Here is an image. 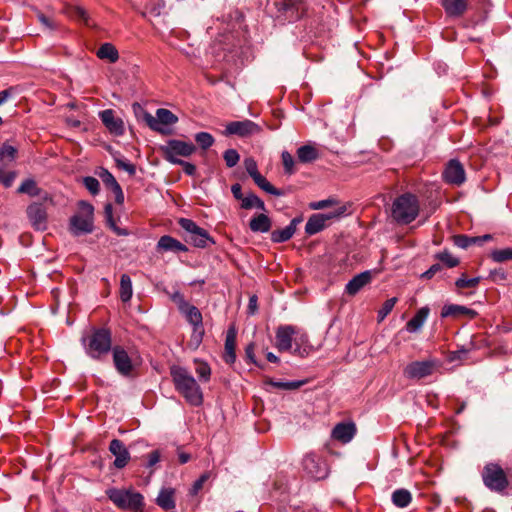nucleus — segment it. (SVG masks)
Here are the masks:
<instances>
[{
  "label": "nucleus",
  "mask_w": 512,
  "mask_h": 512,
  "mask_svg": "<svg viewBox=\"0 0 512 512\" xmlns=\"http://www.w3.org/2000/svg\"><path fill=\"white\" fill-rule=\"evenodd\" d=\"M170 375L176 391L192 406L203 403V393L196 379L182 366L170 367Z\"/></svg>",
  "instance_id": "nucleus-1"
},
{
  "label": "nucleus",
  "mask_w": 512,
  "mask_h": 512,
  "mask_svg": "<svg viewBox=\"0 0 512 512\" xmlns=\"http://www.w3.org/2000/svg\"><path fill=\"white\" fill-rule=\"evenodd\" d=\"M419 209L418 198L411 193H405L394 200L391 216L397 223L409 224L416 219Z\"/></svg>",
  "instance_id": "nucleus-2"
},
{
  "label": "nucleus",
  "mask_w": 512,
  "mask_h": 512,
  "mask_svg": "<svg viewBox=\"0 0 512 512\" xmlns=\"http://www.w3.org/2000/svg\"><path fill=\"white\" fill-rule=\"evenodd\" d=\"M94 230V207L86 201L78 203V211L69 221V231L74 236L92 233Z\"/></svg>",
  "instance_id": "nucleus-3"
},
{
  "label": "nucleus",
  "mask_w": 512,
  "mask_h": 512,
  "mask_svg": "<svg viewBox=\"0 0 512 512\" xmlns=\"http://www.w3.org/2000/svg\"><path fill=\"white\" fill-rule=\"evenodd\" d=\"M111 333L107 329H96L90 335L82 338L85 352L93 359H100L112 351Z\"/></svg>",
  "instance_id": "nucleus-4"
},
{
  "label": "nucleus",
  "mask_w": 512,
  "mask_h": 512,
  "mask_svg": "<svg viewBox=\"0 0 512 512\" xmlns=\"http://www.w3.org/2000/svg\"><path fill=\"white\" fill-rule=\"evenodd\" d=\"M108 498L122 510L131 512H142L144 508V497L141 493L132 489L112 488L107 490Z\"/></svg>",
  "instance_id": "nucleus-5"
},
{
  "label": "nucleus",
  "mask_w": 512,
  "mask_h": 512,
  "mask_svg": "<svg viewBox=\"0 0 512 512\" xmlns=\"http://www.w3.org/2000/svg\"><path fill=\"white\" fill-rule=\"evenodd\" d=\"M144 121L151 130L166 135L170 133L169 126L178 122V117L168 109L159 108L156 111L155 117L146 112L144 114Z\"/></svg>",
  "instance_id": "nucleus-6"
},
{
  "label": "nucleus",
  "mask_w": 512,
  "mask_h": 512,
  "mask_svg": "<svg viewBox=\"0 0 512 512\" xmlns=\"http://www.w3.org/2000/svg\"><path fill=\"white\" fill-rule=\"evenodd\" d=\"M178 224L187 234L185 240L195 247L205 248L208 246V243H214L208 232L199 227L193 220L180 218Z\"/></svg>",
  "instance_id": "nucleus-7"
},
{
  "label": "nucleus",
  "mask_w": 512,
  "mask_h": 512,
  "mask_svg": "<svg viewBox=\"0 0 512 512\" xmlns=\"http://www.w3.org/2000/svg\"><path fill=\"white\" fill-rule=\"evenodd\" d=\"M482 479L487 488L498 493L504 492L508 486L505 472L494 463H489L483 468Z\"/></svg>",
  "instance_id": "nucleus-8"
},
{
  "label": "nucleus",
  "mask_w": 512,
  "mask_h": 512,
  "mask_svg": "<svg viewBox=\"0 0 512 512\" xmlns=\"http://www.w3.org/2000/svg\"><path fill=\"white\" fill-rule=\"evenodd\" d=\"M164 158L175 164V161H181L178 157H189L196 151V146L191 142H185L176 139H170L165 145L161 146Z\"/></svg>",
  "instance_id": "nucleus-9"
},
{
  "label": "nucleus",
  "mask_w": 512,
  "mask_h": 512,
  "mask_svg": "<svg viewBox=\"0 0 512 512\" xmlns=\"http://www.w3.org/2000/svg\"><path fill=\"white\" fill-rule=\"evenodd\" d=\"M113 364L116 371L123 377H129L134 371L132 353L123 346L115 345L112 348Z\"/></svg>",
  "instance_id": "nucleus-10"
},
{
  "label": "nucleus",
  "mask_w": 512,
  "mask_h": 512,
  "mask_svg": "<svg viewBox=\"0 0 512 512\" xmlns=\"http://www.w3.org/2000/svg\"><path fill=\"white\" fill-rule=\"evenodd\" d=\"M346 213V207L340 206L335 211L329 213H320L312 215L306 225L305 232L308 235H314L324 229L326 226V221L331 220L333 218H339Z\"/></svg>",
  "instance_id": "nucleus-11"
},
{
  "label": "nucleus",
  "mask_w": 512,
  "mask_h": 512,
  "mask_svg": "<svg viewBox=\"0 0 512 512\" xmlns=\"http://www.w3.org/2000/svg\"><path fill=\"white\" fill-rule=\"evenodd\" d=\"M26 214L34 230L45 231L48 228V213L44 203H31L26 209Z\"/></svg>",
  "instance_id": "nucleus-12"
},
{
  "label": "nucleus",
  "mask_w": 512,
  "mask_h": 512,
  "mask_svg": "<svg viewBox=\"0 0 512 512\" xmlns=\"http://www.w3.org/2000/svg\"><path fill=\"white\" fill-rule=\"evenodd\" d=\"M260 131H261V127L257 123H255L249 119H245V120H241V121L229 122L226 125L223 134L225 136L236 135V136H239L242 138H246V137L256 135V134L260 133Z\"/></svg>",
  "instance_id": "nucleus-13"
},
{
  "label": "nucleus",
  "mask_w": 512,
  "mask_h": 512,
  "mask_svg": "<svg viewBox=\"0 0 512 512\" xmlns=\"http://www.w3.org/2000/svg\"><path fill=\"white\" fill-rule=\"evenodd\" d=\"M302 464L305 472L315 480L324 479L328 475L327 464L321 457L314 453L305 455Z\"/></svg>",
  "instance_id": "nucleus-14"
},
{
  "label": "nucleus",
  "mask_w": 512,
  "mask_h": 512,
  "mask_svg": "<svg viewBox=\"0 0 512 512\" xmlns=\"http://www.w3.org/2000/svg\"><path fill=\"white\" fill-rule=\"evenodd\" d=\"M443 178L448 184L460 186L466 180L463 165L456 159L450 160L443 171Z\"/></svg>",
  "instance_id": "nucleus-15"
},
{
  "label": "nucleus",
  "mask_w": 512,
  "mask_h": 512,
  "mask_svg": "<svg viewBox=\"0 0 512 512\" xmlns=\"http://www.w3.org/2000/svg\"><path fill=\"white\" fill-rule=\"evenodd\" d=\"M432 361H414L408 364L404 369V376L408 379H422L430 376L434 370Z\"/></svg>",
  "instance_id": "nucleus-16"
},
{
  "label": "nucleus",
  "mask_w": 512,
  "mask_h": 512,
  "mask_svg": "<svg viewBox=\"0 0 512 512\" xmlns=\"http://www.w3.org/2000/svg\"><path fill=\"white\" fill-rule=\"evenodd\" d=\"M99 117L107 130L115 135L121 136L125 132L124 122L120 117H117L115 111L106 109L99 112Z\"/></svg>",
  "instance_id": "nucleus-17"
},
{
  "label": "nucleus",
  "mask_w": 512,
  "mask_h": 512,
  "mask_svg": "<svg viewBox=\"0 0 512 512\" xmlns=\"http://www.w3.org/2000/svg\"><path fill=\"white\" fill-rule=\"evenodd\" d=\"M274 4L290 21L300 18L304 10L303 0H274Z\"/></svg>",
  "instance_id": "nucleus-18"
},
{
  "label": "nucleus",
  "mask_w": 512,
  "mask_h": 512,
  "mask_svg": "<svg viewBox=\"0 0 512 512\" xmlns=\"http://www.w3.org/2000/svg\"><path fill=\"white\" fill-rule=\"evenodd\" d=\"M109 451L115 457L114 466L117 469L124 468L131 458L128 449L119 439H113L110 442Z\"/></svg>",
  "instance_id": "nucleus-19"
},
{
  "label": "nucleus",
  "mask_w": 512,
  "mask_h": 512,
  "mask_svg": "<svg viewBox=\"0 0 512 512\" xmlns=\"http://www.w3.org/2000/svg\"><path fill=\"white\" fill-rule=\"evenodd\" d=\"M356 434V425L353 422L338 423L332 430L333 439L346 444L349 443Z\"/></svg>",
  "instance_id": "nucleus-20"
},
{
  "label": "nucleus",
  "mask_w": 512,
  "mask_h": 512,
  "mask_svg": "<svg viewBox=\"0 0 512 512\" xmlns=\"http://www.w3.org/2000/svg\"><path fill=\"white\" fill-rule=\"evenodd\" d=\"M296 328L292 325L280 326L276 331V347L279 351H288L292 347V339Z\"/></svg>",
  "instance_id": "nucleus-21"
},
{
  "label": "nucleus",
  "mask_w": 512,
  "mask_h": 512,
  "mask_svg": "<svg viewBox=\"0 0 512 512\" xmlns=\"http://www.w3.org/2000/svg\"><path fill=\"white\" fill-rule=\"evenodd\" d=\"M477 316V312L473 309H470L466 306L458 305V304H446L443 306L441 310V317L447 318H461L468 317L473 319Z\"/></svg>",
  "instance_id": "nucleus-22"
},
{
  "label": "nucleus",
  "mask_w": 512,
  "mask_h": 512,
  "mask_svg": "<svg viewBox=\"0 0 512 512\" xmlns=\"http://www.w3.org/2000/svg\"><path fill=\"white\" fill-rule=\"evenodd\" d=\"M372 277L370 271H364L355 275L345 287V292L348 295H356L364 286L370 283Z\"/></svg>",
  "instance_id": "nucleus-23"
},
{
  "label": "nucleus",
  "mask_w": 512,
  "mask_h": 512,
  "mask_svg": "<svg viewBox=\"0 0 512 512\" xmlns=\"http://www.w3.org/2000/svg\"><path fill=\"white\" fill-rule=\"evenodd\" d=\"M445 13L449 17H461L468 6V0H441Z\"/></svg>",
  "instance_id": "nucleus-24"
},
{
  "label": "nucleus",
  "mask_w": 512,
  "mask_h": 512,
  "mask_svg": "<svg viewBox=\"0 0 512 512\" xmlns=\"http://www.w3.org/2000/svg\"><path fill=\"white\" fill-rule=\"evenodd\" d=\"M430 313L427 306L420 308L416 314L407 322L406 330L410 333H416L421 330Z\"/></svg>",
  "instance_id": "nucleus-25"
},
{
  "label": "nucleus",
  "mask_w": 512,
  "mask_h": 512,
  "mask_svg": "<svg viewBox=\"0 0 512 512\" xmlns=\"http://www.w3.org/2000/svg\"><path fill=\"white\" fill-rule=\"evenodd\" d=\"M157 248L162 251H173V252H187L188 248L177 239L164 235L158 243Z\"/></svg>",
  "instance_id": "nucleus-26"
},
{
  "label": "nucleus",
  "mask_w": 512,
  "mask_h": 512,
  "mask_svg": "<svg viewBox=\"0 0 512 512\" xmlns=\"http://www.w3.org/2000/svg\"><path fill=\"white\" fill-rule=\"evenodd\" d=\"M236 331L231 328L227 331L225 339V353L224 360L228 364H233L236 360Z\"/></svg>",
  "instance_id": "nucleus-27"
},
{
  "label": "nucleus",
  "mask_w": 512,
  "mask_h": 512,
  "mask_svg": "<svg viewBox=\"0 0 512 512\" xmlns=\"http://www.w3.org/2000/svg\"><path fill=\"white\" fill-rule=\"evenodd\" d=\"M174 494L175 490L173 488L161 489L156 498V504L165 511L174 509L176 506Z\"/></svg>",
  "instance_id": "nucleus-28"
},
{
  "label": "nucleus",
  "mask_w": 512,
  "mask_h": 512,
  "mask_svg": "<svg viewBox=\"0 0 512 512\" xmlns=\"http://www.w3.org/2000/svg\"><path fill=\"white\" fill-rule=\"evenodd\" d=\"M272 222L266 214H258L249 222V228L252 232L267 233L270 231Z\"/></svg>",
  "instance_id": "nucleus-29"
},
{
  "label": "nucleus",
  "mask_w": 512,
  "mask_h": 512,
  "mask_svg": "<svg viewBox=\"0 0 512 512\" xmlns=\"http://www.w3.org/2000/svg\"><path fill=\"white\" fill-rule=\"evenodd\" d=\"M253 181L255 182V184L260 188L262 189L263 191H265L266 193L268 194H271V195H274V196H284L286 194V192L284 190H281V189H277L275 188L263 175H261L260 173H258L257 175H255L254 177H252Z\"/></svg>",
  "instance_id": "nucleus-30"
},
{
  "label": "nucleus",
  "mask_w": 512,
  "mask_h": 512,
  "mask_svg": "<svg viewBox=\"0 0 512 512\" xmlns=\"http://www.w3.org/2000/svg\"><path fill=\"white\" fill-rule=\"evenodd\" d=\"M296 154L301 163H310L319 157L318 150L309 144L300 146Z\"/></svg>",
  "instance_id": "nucleus-31"
},
{
  "label": "nucleus",
  "mask_w": 512,
  "mask_h": 512,
  "mask_svg": "<svg viewBox=\"0 0 512 512\" xmlns=\"http://www.w3.org/2000/svg\"><path fill=\"white\" fill-rule=\"evenodd\" d=\"M179 311L181 314H183L185 316L186 320L191 325H197V324L203 323L202 314L196 306L188 303L187 305L182 307Z\"/></svg>",
  "instance_id": "nucleus-32"
},
{
  "label": "nucleus",
  "mask_w": 512,
  "mask_h": 512,
  "mask_svg": "<svg viewBox=\"0 0 512 512\" xmlns=\"http://www.w3.org/2000/svg\"><path fill=\"white\" fill-rule=\"evenodd\" d=\"M64 13L67 14L70 18L82 22L87 26L91 25L87 11L81 6L68 5L66 6Z\"/></svg>",
  "instance_id": "nucleus-33"
},
{
  "label": "nucleus",
  "mask_w": 512,
  "mask_h": 512,
  "mask_svg": "<svg viewBox=\"0 0 512 512\" xmlns=\"http://www.w3.org/2000/svg\"><path fill=\"white\" fill-rule=\"evenodd\" d=\"M391 500L396 507L406 508L412 501V495L407 489H396L392 493Z\"/></svg>",
  "instance_id": "nucleus-34"
},
{
  "label": "nucleus",
  "mask_w": 512,
  "mask_h": 512,
  "mask_svg": "<svg viewBox=\"0 0 512 512\" xmlns=\"http://www.w3.org/2000/svg\"><path fill=\"white\" fill-rule=\"evenodd\" d=\"M18 194H26L30 197L41 195V189L33 178L23 180L16 191Z\"/></svg>",
  "instance_id": "nucleus-35"
},
{
  "label": "nucleus",
  "mask_w": 512,
  "mask_h": 512,
  "mask_svg": "<svg viewBox=\"0 0 512 512\" xmlns=\"http://www.w3.org/2000/svg\"><path fill=\"white\" fill-rule=\"evenodd\" d=\"M97 56L98 58L106 59L111 63H115L119 59L118 51L111 43L102 44L97 51Z\"/></svg>",
  "instance_id": "nucleus-36"
},
{
  "label": "nucleus",
  "mask_w": 512,
  "mask_h": 512,
  "mask_svg": "<svg viewBox=\"0 0 512 512\" xmlns=\"http://www.w3.org/2000/svg\"><path fill=\"white\" fill-rule=\"evenodd\" d=\"M241 208L245 210L256 208L265 211L266 207L264 202L254 193H248L241 201Z\"/></svg>",
  "instance_id": "nucleus-37"
},
{
  "label": "nucleus",
  "mask_w": 512,
  "mask_h": 512,
  "mask_svg": "<svg viewBox=\"0 0 512 512\" xmlns=\"http://www.w3.org/2000/svg\"><path fill=\"white\" fill-rule=\"evenodd\" d=\"M133 288L129 275L122 274L120 278V298L123 302H128L132 298Z\"/></svg>",
  "instance_id": "nucleus-38"
},
{
  "label": "nucleus",
  "mask_w": 512,
  "mask_h": 512,
  "mask_svg": "<svg viewBox=\"0 0 512 512\" xmlns=\"http://www.w3.org/2000/svg\"><path fill=\"white\" fill-rule=\"evenodd\" d=\"M306 383V381L299 380V381H274L273 379H267L265 381V384L270 385L274 388L281 389V390H296L303 386Z\"/></svg>",
  "instance_id": "nucleus-39"
},
{
  "label": "nucleus",
  "mask_w": 512,
  "mask_h": 512,
  "mask_svg": "<svg viewBox=\"0 0 512 512\" xmlns=\"http://www.w3.org/2000/svg\"><path fill=\"white\" fill-rule=\"evenodd\" d=\"M194 362L196 364L195 372L198 375L199 380L202 382H208L211 377L210 366L206 362L201 360L196 359Z\"/></svg>",
  "instance_id": "nucleus-40"
},
{
  "label": "nucleus",
  "mask_w": 512,
  "mask_h": 512,
  "mask_svg": "<svg viewBox=\"0 0 512 512\" xmlns=\"http://www.w3.org/2000/svg\"><path fill=\"white\" fill-rule=\"evenodd\" d=\"M294 233L292 228H288L287 226L283 229L274 230L271 233V241L274 243H283L290 240L293 237Z\"/></svg>",
  "instance_id": "nucleus-41"
},
{
  "label": "nucleus",
  "mask_w": 512,
  "mask_h": 512,
  "mask_svg": "<svg viewBox=\"0 0 512 512\" xmlns=\"http://www.w3.org/2000/svg\"><path fill=\"white\" fill-rule=\"evenodd\" d=\"M454 244L459 248L467 249L472 245H480V240L477 236L457 235L454 237Z\"/></svg>",
  "instance_id": "nucleus-42"
},
{
  "label": "nucleus",
  "mask_w": 512,
  "mask_h": 512,
  "mask_svg": "<svg viewBox=\"0 0 512 512\" xmlns=\"http://www.w3.org/2000/svg\"><path fill=\"white\" fill-rule=\"evenodd\" d=\"M491 259L497 263L512 260V248L496 249L490 254Z\"/></svg>",
  "instance_id": "nucleus-43"
},
{
  "label": "nucleus",
  "mask_w": 512,
  "mask_h": 512,
  "mask_svg": "<svg viewBox=\"0 0 512 512\" xmlns=\"http://www.w3.org/2000/svg\"><path fill=\"white\" fill-rule=\"evenodd\" d=\"M480 280V277L467 278L465 274H462L461 277L455 281V286L458 289L475 288L480 283Z\"/></svg>",
  "instance_id": "nucleus-44"
},
{
  "label": "nucleus",
  "mask_w": 512,
  "mask_h": 512,
  "mask_svg": "<svg viewBox=\"0 0 512 512\" xmlns=\"http://www.w3.org/2000/svg\"><path fill=\"white\" fill-rule=\"evenodd\" d=\"M196 143L204 150L210 148L214 142V137L208 132H199L195 134Z\"/></svg>",
  "instance_id": "nucleus-45"
},
{
  "label": "nucleus",
  "mask_w": 512,
  "mask_h": 512,
  "mask_svg": "<svg viewBox=\"0 0 512 512\" xmlns=\"http://www.w3.org/2000/svg\"><path fill=\"white\" fill-rule=\"evenodd\" d=\"M397 301H398V299L396 297H392L390 299H387L383 303L382 307L378 311V315H377L378 322H382L387 317V315L394 308V306L397 303Z\"/></svg>",
  "instance_id": "nucleus-46"
},
{
  "label": "nucleus",
  "mask_w": 512,
  "mask_h": 512,
  "mask_svg": "<svg viewBox=\"0 0 512 512\" xmlns=\"http://www.w3.org/2000/svg\"><path fill=\"white\" fill-rule=\"evenodd\" d=\"M281 159L285 173L288 175L294 174L296 169L293 156L288 151H283L281 154Z\"/></svg>",
  "instance_id": "nucleus-47"
},
{
  "label": "nucleus",
  "mask_w": 512,
  "mask_h": 512,
  "mask_svg": "<svg viewBox=\"0 0 512 512\" xmlns=\"http://www.w3.org/2000/svg\"><path fill=\"white\" fill-rule=\"evenodd\" d=\"M98 175L101 178L104 185L110 190L114 189L119 185L115 177L107 169L102 168Z\"/></svg>",
  "instance_id": "nucleus-48"
},
{
  "label": "nucleus",
  "mask_w": 512,
  "mask_h": 512,
  "mask_svg": "<svg viewBox=\"0 0 512 512\" xmlns=\"http://www.w3.org/2000/svg\"><path fill=\"white\" fill-rule=\"evenodd\" d=\"M18 150L15 146L8 143L2 144V162H13L17 158Z\"/></svg>",
  "instance_id": "nucleus-49"
},
{
  "label": "nucleus",
  "mask_w": 512,
  "mask_h": 512,
  "mask_svg": "<svg viewBox=\"0 0 512 512\" xmlns=\"http://www.w3.org/2000/svg\"><path fill=\"white\" fill-rule=\"evenodd\" d=\"M192 326H193V330H192V334H191L190 343L192 345H194V347L197 348L203 340L204 327H203V323H200L197 325H192Z\"/></svg>",
  "instance_id": "nucleus-50"
},
{
  "label": "nucleus",
  "mask_w": 512,
  "mask_h": 512,
  "mask_svg": "<svg viewBox=\"0 0 512 512\" xmlns=\"http://www.w3.org/2000/svg\"><path fill=\"white\" fill-rule=\"evenodd\" d=\"M83 185L92 194L97 195L100 191V183L98 179L92 176H86L83 178Z\"/></svg>",
  "instance_id": "nucleus-51"
},
{
  "label": "nucleus",
  "mask_w": 512,
  "mask_h": 512,
  "mask_svg": "<svg viewBox=\"0 0 512 512\" xmlns=\"http://www.w3.org/2000/svg\"><path fill=\"white\" fill-rule=\"evenodd\" d=\"M223 158L225 160L226 166L232 168L239 162L240 155L235 149H227L223 154Z\"/></svg>",
  "instance_id": "nucleus-52"
},
{
  "label": "nucleus",
  "mask_w": 512,
  "mask_h": 512,
  "mask_svg": "<svg viewBox=\"0 0 512 512\" xmlns=\"http://www.w3.org/2000/svg\"><path fill=\"white\" fill-rule=\"evenodd\" d=\"M436 258L439 259L441 262L446 264L449 268L456 267L459 264L458 258L452 256L449 252L444 251L441 253H438L436 255Z\"/></svg>",
  "instance_id": "nucleus-53"
},
{
  "label": "nucleus",
  "mask_w": 512,
  "mask_h": 512,
  "mask_svg": "<svg viewBox=\"0 0 512 512\" xmlns=\"http://www.w3.org/2000/svg\"><path fill=\"white\" fill-rule=\"evenodd\" d=\"M210 474L204 473L202 474L192 485L190 489V494L192 496H195L198 494V492L203 488L204 483L209 479Z\"/></svg>",
  "instance_id": "nucleus-54"
},
{
  "label": "nucleus",
  "mask_w": 512,
  "mask_h": 512,
  "mask_svg": "<svg viewBox=\"0 0 512 512\" xmlns=\"http://www.w3.org/2000/svg\"><path fill=\"white\" fill-rule=\"evenodd\" d=\"M105 214L107 217V222L110 227L118 234V235H126V232L120 228H118L112 218V206L110 204L105 206Z\"/></svg>",
  "instance_id": "nucleus-55"
},
{
  "label": "nucleus",
  "mask_w": 512,
  "mask_h": 512,
  "mask_svg": "<svg viewBox=\"0 0 512 512\" xmlns=\"http://www.w3.org/2000/svg\"><path fill=\"white\" fill-rule=\"evenodd\" d=\"M244 167L251 178L259 173L257 162L252 157L244 159Z\"/></svg>",
  "instance_id": "nucleus-56"
},
{
  "label": "nucleus",
  "mask_w": 512,
  "mask_h": 512,
  "mask_svg": "<svg viewBox=\"0 0 512 512\" xmlns=\"http://www.w3.org/2000/svg\"><path fill=\"white\" fill-rule=\"evenodd\" d=\"M116 164L118 168L128 172L129 175L131 176H133L136 173L135 165L130 163L129 161L117 159Z\"/></svg>",
  "instance_id": "nucleus-57"
},
{
  "label": "nucleus",
  "mask_w": 512,
  "mask_h": 512,
  "mask_svg": "<svg viewBox=\"0 0 512 512\" xmlns=\"http://www.w3.org/2000/svg\"><path fill=\"white\" fill-rule=\"evenodd\" d=\"M175 164L181 165L185 174H187L189 176H194L196 173V166L190 162L181 160V161H175Z\"/></svg>",
  "instance_id": "nucleus-58"
},
{
  "label": "nucleus",
  "mask_w": 512,
  "mask_h": 512,
  "mask_svg": "<svg viewBox=\"0 0 512 512\" xmlns=\"http://www.w3.org/2000/svg\"><path fill=\"white\" fill-rule=\"evenodd\" d=\"M334 203H335V201L332 199L321 200V201L310 203V208L313 210H320V209L329 207Z\"/></svg>",
  "instance_id": "nucleus-59"
},
{
  "label": "nucleus",
  "mask_w": 512,
  "mask_h": 512,
  "mask_svg": "<svg viewBox=\"0 0 512 512\" xmlns=\"http://www.w3.org/2000/svg\"><path fill=\"white\" fill-rule=\"evenodd\" d=\"M171 299L177 304L179 310L189 303L185 300L183 294L179 291L174 292L171 296Z\"/></svg>",
  "instance_id": "nucleus-60"
},
{
  "label": "nucleus",
  "mask_w": 512,
  "mask_h": 512,
  "mask_svg": "<svg viewBox=\"0 0 512 512\" xmlns=\"http://www.w3.org/2000/svg\"><path fill=\"white\" fill-rule=\"evenodd\" d=\"M16 177H17V173L15 171H11L6 174H2V185H4L5 187L12 186Z\"/></svg>",
  "instance_id": "nucleus-61"
},
{
  "label": "nucleus",
  "mask_w": 512,
  "mask_h": 512,
  "mask_svg": "<svg viewBox=\"0 0 512 512\" xmlns=\"http://www.w3.org/2000/svg\"><path fill=\"white\" fill-rule=\"evenodd\" d=\"M442 269V266L438 263L433 264L427 271H425L421 277L424 279H431L437 272Z\"/></svg>",
  "instance_id": "nucleus-62"
},
{
  "label": "nucleus",
  "mask_w": 512,
  "mask_h": 512,
  "mask_svg": "<svg viewBox=\"0 0 512 512\" xmlns=\"http://www.w3.org/2000/svg\"><path fill=\"white\" fill-rule=\"evenodd\" d=\"M231 192L235 199L242 201L244 195L242 193V187L240 184L236 183L231 186Z\"/></svg>",
  "instance_id": "nucleus-63"
},
{
  "label": "nucleus",
  "mask_w": 512,
  "mask_h": 512,
  "mask_svg": "<svg viewBox=\"0 0 512 512\" xmlns=\"http://www.w3.org/2000/svg\"><path fill=\"white\" fill-rule=\"evenodd\" d=\"M111 191L113 192V194L115 196L116 203L117 204H123V202H124V194H123L121 186L118 185L117 187H115Z\"/></svg>",
  "instance_id": "nucleus-64"
}]
</instances>
